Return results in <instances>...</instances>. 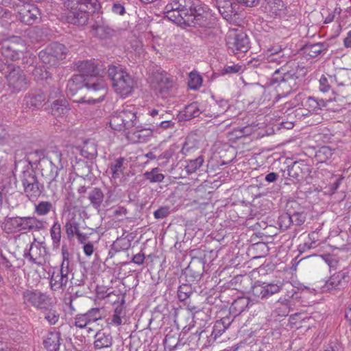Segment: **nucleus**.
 I'll return each instance as SVG.
<instances>
[{"label":"nucleus","instance_id":"nucleus-1","mask_svg":"<svg viewBox=\"0 0 351 351\" xmlns=\"http://www.w3.org/2000/svg\"><path fill=\"white\" fill-rule=\"evenodd\" d=\"M76 65L80 74L75 75L68 82L67 90L73 91L86 87L93 95L87 103L103 101L107 94L108 87L104 77L98 75L99 69L94 62L92 60L80 61ZM82 103L86 104V101L82 100Z\"/></svg>","mask_w":351,"mask_h":351},{"label":"nucleus","instance_id":"nucleus-2","mask_svg":"<svg viewBox=\"0 0 351 351\" xmlns=\"http://www.w3.org/2000/svg\"><path fill=\"white\" fill-rule=\"evenodd\" d=\"M164 12L170 21L176 23L184 21L204 27L211 25L210 14L200 0H171L165 7Z\"/></svg>","mask_w":351,"mask_h":351},{"label":"nucleus","instance_id":"nucleus-3","mask_svg":"<svg viewBox=\"0 0 351 351\" xmlns=\"http://www.w3.org/2000/svg\"><path fill=\"white\" fill-rule=\"evenodd\" d=\"M43 156H45L43 151L36 149L27 154L25 161H20L16 164L15 169L17 170L19 165H22L27 162L19 174V180L23 186V193L32 202L36 201L44 190L43 184L38 182L36 173L32 169L33 165L36 164L37 162L39 165V160Z\"/></svg>","mask_w":351,"mask_h":351},{"label":"nucleus","instance_id":"nucleus-4","mask_svg":"<svg viewBox=\"0 0 351 351\" xmlns=\"http://www.w3.org/2000/svg\"><path fill=\"white\" fill-rule=\"evenodd\" d=\"M298 69V62L295 60H290L287 62V64H283L274 71L270 80L271 85L278 84L275 87L276 95L274 100V102L278 101L281 97H285L298 88L299 86Z\"/></svg>","mask_w":351,"mask_h":351},{"label":"nucleus","instance_id":"nucleus-5","mask_svg":"<svg viewBox=\"0 0 351 351\" xmlns=\"http://www.w3.org/2000/svg\"><path fill=\"white\" fill-rule=\"evenodd\" d=\"M62 156L61 152L55 149L49 151L45 156L39 160L38 169L47 182L48 188L52 191L57 189L56 178L58 171L63 169Z\"/></svg>","mask_w":351,"mask_h":351},{"label":"nucleus","instance_id":"nucleus-6","mask_svg":"<svg viewBox=\"0 0 351 351\" xmlns=\"http://www.w3.org/2000/svg\"><path fill=\"white\" fill-rule=\"evenodd\" d=\"M67 6L69 8L66 16L67 22L78 26L85 25L89 14L100 8L97 0H69Z\"/></svg>","mask_w":351,"mask_h":351},{"label":"nucleus","instance_id":"nucleus-7","mask_svg":"<svg viewBox=\"0 0 351 351\" xmlns=\"http://www.w3.org/2000/svg\"><path fill=\"white\" fill-rule=\"evenodd\" d=\"M4 228L8 232H39L45 229L47 222L35 216L6 217L4 220Z\"/></svg>","mask_w":351,"mask_h":351},{"label":"nucleus","instance_id":"nucleus-8","mask_svg":"<svg viewBox=\"0 0 351 351\" xmlns=\"http://www.w3.org/2000/svg\"><path fill=\"white\" fill-rule=\"evenodd\" d=\"M108 74L117 94L126 97L133 92L135 85L134 78L121 66L110 65Z\"/></svg>","mask_w":351,"mask_h":351},{"label":"nucleus","instance_id":"nucleus-9","mask_svg":"<svg viewBox=\"0 0 351 351\" xmlns=\"http://www.w3.org/2000/svg\"><path fill=\"white\" fill-rule=\"evenodd\" d=\"M137 112L134 106H123L122 110L112 114L110 120L111 128L121 132L136 126L138 122Z\"/></svg>","mask_w":351,"mask_h":351},{"label":"nucleus","instance_id":"nucleus-10","mask_svg":"<svg viewBox=\"0 0 351 351\" xmlns=\"http://www.w3.org/2000/svg\"><path fill=\"white\" fill-rule=\"evenodd\" d=\"M66 47L59 43H52L39 52L38 56L43 63L49 66H57L66 58Z\"/></svg>","mask_w":351,"mask_h":351},{"label":"nucleus","instance_id":"nucleus-11","mask_svg":"<svg viewBox=\"0 0 351 351\" xmlns=\"http://www.w3.org/2000/svg\"><path fill=\"white\" fill-rule=\"evenodd\" d=\"M5 70L8 86L12 92L19 93L28 88L29 81L20 66L8 64L5 65Z\"/></svg>","mask_w":351,"mask_h":351},{"label":"nucleus","instance_id":"nucleus-12","mask_svg":"<svg viewBox=\"0 0 351 351\" xmlns=\"http://www.w3.org/2000/svg\"><path fill=\"white\" fill-rule=\"evenodd\" d=\"M23 304L39 310H48L52 306V298L46 293L37 289H25L23 291Z\"/></svg>","mask_w":351,"mask_h":351},{"label":"nucleus","instance_id":"nucleus-13","mask_svg":"<svg viewBox=\"0 0 351 351\" xmlns=\"http://www.w3.org/2000/svg\"><path fill=\"white\" fill-rule=\"evenodd\" d=\"M174 83L172 75L165 71L158 72L153 75L151 87L158 97L167 98L169 96Z\"/></svg>","mask_w":351,"mask_h":351},{"label":"nucleus","instance_id":"nucleus-14","mask_svg":"<svg viewBox=\"0 0 351 351\" xmlns=\"http://www.w3.org/2000/svg\"><path fill=\"white\" fill-rule=\"evenodd\" d=\"M12 8L16 13L17 19L25 25H32L40 21V10L33 3L20 4L14 3Z\"/></svg>","mask_w":351,"mask_h":351},{"label":"nucleus","instance_id":"nucleus-15","mask_svg":"<svg viewBox=\"0 0 351 351\" xmlns=\"http://www.w3.org/2000/svg\"><path fill=\"white\" fill-rule=\"evenodd\" d=\"M350 280L349 271L346 269L341 270L332 275L321 287L322 293H334L343 289Z\"/></svg>","mask_w":351,"mask_h":351},{"label":"nucleus","instance_id":"nucleus-16","mask_svg":"<svg viewBox=\"0 0 351 351\" xmlns=\"http://www.w3.org/2000/svg\"><path fill=\"white\" fill-rule=\"evenodd\" d=\"M226 45L231 53H245L250 49V41L245 33L232 32L227 36Z\"/></svg>","mask_w":351,"mask_h":351},{"label":"nucleus","instance_id":"nucleus-17","mask_svg":"<svg viewBox=\"0 0 351 351\" xmlns=\"http://www.w3.org/2000/svg\"><path fill=\"white\" fill-rule=\"evenodd\" d=\"M25 47L23 42L10 40L4 43L1 48L2 55L11 60L15 61L23 56Z\"/></svg>","mask_w":351,"mask_h":351},{"label":"nucleus","instance_id":"nucleus-18","mask_svg":"<svg viewBox=\"0 0 351 351\" xmlns=\"http://www.w3.org/2000/svg\"><path fill=\"white\" fill-rule=\"evenodd\" d=\"M47 254L46 247L43 243L33 242L31 243L28 252H25L24 257L36 264L42 265L45 262V256Z\"/></svg>","mask_w":351,"mask_h":351},{"label":"nucleus","instance_id":"nucleus-19","mask_svg":"<svg viewBox=\"0 0 351 351\" xmlns=\"http://www.w3.org/2000/svg\"><path fill=\"white\" fill-rule=\"evenodd\" d=\"M281 287L278 284L256 283L252 288V295L258 299L265 300L280 291Z\"/></svg>","mask_w":351,"mask_h":351},{"label":"nucleus","instance_id":"nucleus-20","mask_svg":"<svg viewBox=\"0 0 351 351\" xmlns=\"http://www.w3.org/2000/svg\"><path fill=\"white\" fill-rule=\"evenodd\" d=\"M217 8L224 19L231 21L237 15L239 8L236 0H217Z\"/></svg>","mask_w":351,"mask_h":351},{"label":"nucleus","instance_id":"nucleus-21","mask_svg":"<svg viewBox=\"0 0 351 351\" xmlns=\"http://www.w3.org/2000/svg\"><path fill=\"white\" fill-rule=\"evenodd\" d=\"M45 99V95L43 92L34 91L25 95L24 102L27 108L35 110L43 106Z\"/></svg>","mask_w":351,"mask_h":351},{"label":"nucleus","instance_id":"nucleus-22","mask_svg":"<svg viewBox=\"0 0 351 351\" xmlns=\"http://www.w3.org/2000/svg\"><path fill=\"white\" fill-rule=\"evenodd\" d=\"M288 175L298 180L303 179L311 172L309 166L303 160L295 161L292 165L288 166Z\"/></svg>","mask_w":351,"mask_h":351},{"label":"nucleus","instance_id":"nucleus-23","mask_svg":"<svg viewBox=\"0 0 351 351\" xmlns=\"http://www.w3.org/2000/svg\"><path fill=\"white\" fill-rule=\"evenodd\" d=\"M265 10L272 17H283L287 13V7L282 0H268Z\"/></svg>","mask_w":351,"mask_h":351},{"label":"nucleus","instance_id":"nucleus-24","mask_svg":"<svg viewBox=\"0 0 351 351\" xmlns=\"http://www.w3.org/2000/svg\"><path fill=\"white\" fill-rule=\"evenodd\" d=\"M152 135V129L138 127L134 131L128 132L126 137L132 143H142L147 142Z\"/></svg>","mask_w":351,"mask_h":351},{"label":"nucleus","instance_id":"nucleus-25","mask_svg":"<svg viewBox=\"0 0 351 351\" xmlns=\"http://www.w3.org/2000/svg\"><path fill=\"white\" fill-rule=\"evenodd\" d=\"M60 333L58 331L49 332L43 340V346L47 351H59Z\"/></svg>","mask_w":351,"mask_h":351},{"label":"nucleus","instance_id":"nucleus-26","mask_svg":"<svg viewBox=\"0 0 351 351\" xmlns=\"http://www.w3.org/2000/svg\"><path fill=\"white\" fill-rule=\"evenodd\" d=\"M112 345V337L109 333L101 330L95 335L94 347L96 349L109 348Z\"/></svg>","mask_w":351,"mask_h":351},{"label":"nucleus","instance_id":"nucleus-27","mask_svg":"<svg viewBox=\"0 0 351 351\" xmlns=\"http://www.w3.org/2000/svg\"><path fill=\"white\" fill-rule=\"evenodd\" d=\"M125 160V158L119 157L110 163L108 168L113 179L119 178L123 173L125 169L124 166Z\"/></svg>","mask_w":351,"mask_h":351},{"label":"nucleus","instance_id":"nucleus-28","mask_svg":"<svg viewBox=\"0 0 351 351\" xmlns=\"http://www.w3.org/2000/svg\"><path fill=\"white\" fill-rule=\"evenodd\" d=\"M250 304V300L246 297H239L232 303L230 307V313L234 317L239 315L243 312Z\"/></svg>","mask_w":351,"mask_h":351},{"label":"nucleus","instance_id":"nucleus-29","mask_svg":"<svg viewBox=\"0 0 351 351\" xmlns=\"http://www.w3.org/2000/svg\"><path fill=\"white\" fill-rule=\"evenodd\" d=\"M328 46V44L325 43L306 45L304 47V53L310 58H315L322 51L326 50Z\"/></svg>","mask_w":351,"mask_h":351},{"label":"nucleus","instance_id":"nucleus-30","mask_svg":"<svg viewBox=\"0 0 351 351\" xmlns=\"http://www.w3.org/2000/svg\"><path fill=\"white\" fill-rule=\"evenodd\" d=\"M104 198V193L99 188L95 187L88 193V199L95 209H99L101 207Z\"/></svg>","mask_w":351,"mask_h":351},{"label":"nucleus","instance_id":"nucleus-31","mask_svg":"<svg viewBox=\"0 0 351 351\" xmlns=\"http://www.w3.org/2000/svg\"><path fill=\"white\" fill-rule=\"evenodd\" d=\"M91 34L100 39H105L113 34V30L104 25L94 24L91 26Z\"/></svg>","mask_w":351,"mask_h":351},{"label":"nucleus","instance_id":"nucleus-32","mask_svg":"<svg viewBox=\"0 0 351 351\" xmlns=\"http://www.w3.org/2000/svg\"><path fill=\"white\" fill-rule=\"evenodd\" d=\"M302 105L305 108L304 110L310 113L322 109L326 106V102L323 99L317 100L313 97H308L305 99L304 102H302Z\"/></svg>","mask_w":351,"mask_h":351},{"label":"nucleus","instance_id":"nucleus-33","mask_svg":"<svg viewBox=\"0 0 351 351\" xmlns=\"http://www.w3.org/2000/svg\"><path fill=\"white\" fill-rule=\"evenodd\" d=\"M62 261L60 269H55L57 273L62 275L66 280H69L68 274L69 272V253L65 247H62Z\"/></svg>","mask_w":351,"mask_h":351},{"label":"nucleus","instance_id":"nucleus-34","mask_svg":"<svg viewBox=\"0 0 351 351\" xmlns=\"http://www.w3.org/2000/svg\"><path fill=\"white\" fill-rule=\"evenodd\" d=\"M68 102L64 99H58L51 105V113L54 116H60L68 112Z\"/></svg>","mask_w":351,"mask_h":351},{"label":"nucleus","instance_id":"nucleus-35","mask_svg":"<svg viewBox=\"0 0 351 351\" xmlns=\"http://www.w3.org/2000/svg\"><path fill=\"white\" fill-rule=\"evenodd\" d=\"M201 114L199 104L197 102H193L185 106L182 112V115L185 120H190L198 117Z\"/></svg>","mask_w":351,"mask_h":351},{"label":"nucleus","instance_id":"nucleus-36","mask_svg":"<svg viewBox=\"0 0 351 351\" xmlns=\"http://www.w3.org/2000/svg\"><path fill=\"white\" fill-rule=\"evenodd\" d=\"M67 282L68 281L62 275H60L53 270L50 279V285L52 290L57 291L62 289L66 285Z\"/></svg>","mask_w":351,"mask_h":351},{"label":"nucleus","instance_id":"nucleus-37","mask_svg":"<svg viewBox=\"0 0 351 351\" xmlns=\"http://www.w3.org/2000/svg\"><path fill=\"white\" fill-rule=\"evenodd\" d=\"M226 330L225 326L221 325L220 323L219 324L215 322L210 335L209 337L207 336V343H205L204 346L206 347L211 346L216 339L226 331Z\"/></svg>","mask_w":351,"mask_h":351},{"label":"nucleus","instance_id":"nucleus-38","mask_svg":"<svg viewBox=\"0 0 351 351\" xmlns=\"http://www.w3.org/2000/svg\"><path fill=\"white\" fill-rule=\"evenodd\" d=\"M309 241H306L303 244L299 245L300 252H304L307 250L316 247L318 244L317 241L319 240V231H313L308 234Z\"/></svg>","mask_w":351,"mask_h":351},{"label":"nucleus","instance_id":"nucleus-39","mask_svg":"<svg viewBox=\"0 0 351 351\" xmlns=\"http://www.w3.org/2000/svg\"><path fill=\"white\" fill-rule=\"evenodd\" d=\"M332 150L328 146L320 147L315 153V158L317 162H327L332 156Z\"/></svg>","mask_w":351,"mask_h":351},{"label":"nucleus","instance_id":"nucleus-40","mask_svg":"<svg viewBox=\"0 0 351 351\" xmlns=\"http://www.w3.org/2000/svg\"><path fill=\"white\" fill-rule=\"evenodd\" d=\"M64 228L69 239H73L80 231V223L75 218L68 220L65 223Z\"/></svg>","mask_w":351,"mask_h":351},{"label":"nucleus","instance_id":"nucleus-41","mask_svg":"<svg viewBox=\"0 0 351 351\" xmlns=\"http://www.w3.org/2000/svg\"><path fill=\"white\" fill-rule=\"evenodd\" d=\"M50 235L53 246L58 247L61 241V225L58 220L55 221L50 229Z\"/></svg>","mask_w":351,"mask_h":351},{"label":"nucleus","instance_id":"nucleus-42","mask_svg":"<svg viewBox=\"0 0 351 351\" xmlns=\"http://www.w3.org/2000/svg\"><path fill=\"white\" fill-rule=\"evenodd\" d=\"M202 76L196 71H193L189 73L188 86L190 89H198L202 86Z\"/></svg>","mask_w":351,"mask_h":351},{"label":"nucleus","instance_id":"nucleus-43","mask_svg":"<svg viewBox=\"0 0 351 351\" xmlns=\"http://www.w3.org/2000/svg\"><path fill=\"white\" fill-rule=\"evenodd\" d=\"M204 158L202 156H199L193 160H189L185 166L186 171L189 175L196 172L202 166Z\"/></svg>","mask_w":351,"mask_h":351},{"label":"nucleus","instance_id":"nucleus-44","mask_svg":"<svg viewBox=\"0 0 351 351\" xmlns=\"http://www.w3.org/2000/svg\"><path fill=\"white\" fill-rule=\"evenodd\" d=\"M53 204L48 201H41L35 204L34 213L38 216L47 215L52 209Z\"/></svg>","mask_w":351,"mask_h":351},{"label":"nucleus","instance_id":"nucleus-45","mask_svg":"<svg viewBox=\"0 0 351 351\" xmlns=\"http://www.w3.org/2000/svg\"><path fill=\"white\" fill-rule=\"evenodd\" d=\"M82 155L88 158L92 159L97 155V147L93 142H85L82 150Z\"/></svg>","mask_w":351,"mask_h":351},{"label":"nucleus","instance_id":"nucleus-46","mask_svg":"<svg viewBox=\"0 0 351 351\" xmlns=\"http://www.w3.org/2000/svg\"><path fill=\"white\" fill-rule=\"evenodd\" d=\"M144 177L152 183L161 182L165 179V176L158 173V168L157 167L152 169L150 171H146L144 173Z\"/></svg>","mask_w":351,"mask_h":351},{"label":"nucleus","instance_id":"nucleus-47","mask_svg":"<svg viewBox=\"0 0 351 351\" xmlns=\"http://www.w3.org/2000/svg\"><path fill=\"white\" fill-rule=\"evenodd\" d=\"M193 293V289L191 285L182 284L180 285L178 290V298L183 302L190 298Z\"/></svg>","mask_w":351,"mask_h":351},{"label":"nucleus","instance_id":"nucleus-48","mask_svg":"<svg viewBox=\"0 0 351 351\" xmlns=\"http://www.w3.org/2000/svg\"><path fill=\"white\" fill-rule=\"evenodd\" d=\"M303 211H305V208L295 200L289 201L286 204V212L290 216L299 214V213H302Z\"/></svg>","mask_w":351,"mask_h":351},{"label":"nucleus","instance_id":"nucleus-49","mask_svg":"<svg viewBox=\"0 0 351 351\" xmlns=\"http://www.w3.org/2000/svg\"><path fill=\"white\" fill-rule=\"evenodd\" d=\"M148 114L152 118H155L156 117H158V119L157 120H159V121H161L162 120H173V119L171 118V114L167 112L162 109H149L148 111Z\"/></svg>","mask_w":351,"mask_h":351},{"label":"nucleus","instance_id":"nucleus-50","mask_svg":"<svg viewBox=\"0 0 351 351\" xmlns=\"http://www.w3.org/2000/svg\"><path fill=\"white\" fill-rule=\"evenodd\" d=\"M267 60L269 63H276L277 65H283L290 60L289 55L287 53H278V56H267Z\"/></svg>","mask_w":351,"mask_h":351},{"label":"nucleus","instance_id":"nucleus-51","mask_svg":"<svg viewBox=\"0 0 351 351\" xmlns=\"http://www.w3.org/2000/svg\"><path fill=\"white\" fill-rule=\"evenodd\" d=\"M334 82V77L329 75L326 77L324 75L320 77L319 82V90L323 93H327L329 91L332 86V84Z\"/></svg>","mask_w":351,"mask_h":351},{"label":"nucleus","instance_id":"nucleus-52","mask_svg":"<svg viewBox=\"0 0 351 351\" xmlns=\"http://www.w3.org/2000/svg\"><path fill=\"white\" fill-rule=\"evenodd\" d=\"M90 324L101 319V310L99 308H93L84 313Z\"/></svg>","mask_w":351,"mask_h":351},{"label":"nucleus","instance_id":"nucleus-53","mask_svg":"<svg viewBox=\"0 0 351 351\" xmlns=\"http://www.w3.org/2000/svg\"><path fill=\"white\" fill-rule=\"evenodd\" d=\"M279 285L281 287L280 291H285V295L287 298H285L286 300L292 298L296 293L295 288L289 282H286L285 283H282Z\"/></svg>","mask_w":351,"mask_h":351},{"label":"nucleus","instance_id":"nucleus-54","mask_svg":"<svg viewBox=\"0 0 351 351\" xmlns=\"http://www.w3.org/2000/svg\"><path fill=\"white\" fill-rule=\"evenodd\" d=\"M45 311H46L45 313V319L50 325L56 324L59 320V313L56 310L51 309L50 307L48 310Z\"/></svg>","mask_w":351,"mask_h":351},{"label":"nucleus","instance_id":"nucleus-55","mask_svg":"<svg viewBox=\"0 0 351 351\" xmlns=\"http://www.w3.org/2000/svg\"><path fill=\"white\" fill-rule=\"evenodd\" d=\"M278 224L281 229H288L291 225L293 224L291 216H290L287 212L283 213L278 218Z\"/></svg>","mask_w":351,"mask_h":351},{"label":"nucleus","instance_id":"nucleus-56","mask_svg":"<svg viewBox=\"0 0 351 351\" xmlns=\"http://www.w3.org/2000/svg\"><path fill=\"white\" fill-rule=\"evenodd\" d=\"M90 325L84 313L78 314L75 317V326L77 328H84Z\"/></svg>","mask_w":351,"mask_h":351},{"label":"nucleus","instance_id":"nucleus-57","mask_svg":"<svg viewBox=\"0 0 351 351\" xmlns=\"http://www.w3.org/2000/svg\"><path fill=\"white\" fill-rule=\"evenodd\" d=\"M122 308L121 307H117L112 315L110 317V324H114L117 326L121 325L122 324V318H121Z\"/></svg>","mask_w":351,"mask_h":351},{"label":"nucleus","instance_id":"nucleus-58","mask_svg":"<svg viewBox=\"0 0 351 351\" xmlns=\"http://www.w3.org/2000/svg\"><path fill=\"white\" fill-rule=\"evenodd\" d=\"M152 124L156 127H160L164 130H167L169 128H173L176 123L173 120H162L161 121H159V120H154Z\"/></svg>","mask_w":351,"mask_h":351},{"label":"nucleus","instance_id":"nucleus-59","mask_svg":"<svg viewBox=\"0 0 351 351\" xmlns=\"http://www.w3.org/2000/svg\"><path fill=\"white\" fill-rule=\"evenodd\" d=\"M307 217V213L305 211H303L302 213H299V214H295L293 216H291L292 221H293V225L295 226H301L302 225Z\"/></svg>","mask_w":351,"mask_h":351},{"label":"nucleus","instance_id":"nucleus-60","mask_svg":"<svg viewBox=\"0 0 351 351\" xmlns=\"http://www.w3.org/2000/svg\"><path fill=\"white\" fill-rule=\"evenodd\" d=\"M170 214L169 206H161L154 211V216L157 219H164Z\"/></svg>","mask_w":351,"mask_h":351},{"label":"nucleus","instance_id":"nucleus-61","mask_svg":"<svg viewBox=\"0 0 351 351\" xmlns=\"http://www.w3.org/2000/svg\"><path fill=\"white\" fill-rule=\"evenodd\" d=\"M123 241H125V239H117L112 245V249L114 250L116 252L128 249L129 243L127 242L122 245L121 243Z\"/></svg>","mask_w":351,"mask_h":351},{"label":"nucleus","instance_id":"nucleus-62","mask_svg":"<svg viewBox=\"0 0 351 351\" xmlns=\"http://www.w3.org/2000/svg\"><path fill=\"white\" fill-rule=\"evenodd\" d=\"M287 52L286 49H282L280 46L275 45L272 46L267 49V56H275L278 55V53H285Z\"/></svg>","mask_w":351,"mask_h":351},{"label":"nucleus","instance_id":"nucleus-63","mask_svg":"<svg viewBox=\"0 0 351 351\" xmlns=\"http://www.w3.org/2000/svg\"><path fill=\"white\" fill-rule=\"evenodd\" d=\"M242 66L239 64H234L231 66H226L223 71V74L237 73L241 70Z\"/></svg>","mask_w":351,"mask_h":351},{"label":"nucleus","instance_id":"nucleus-64","mask_svg":"<svg viewBox=\"0 0 351 351\" xmlns=\"http://www.w3.org/2000/svg\"><path fill=\"white\" fill-rule=\"evenodd\" d=\"M186 309L191 313L195 314L200 311L201 306L191 300L186 303Z\"/></svg>","mask_w":351,"mask_h":351}]
</instances>
